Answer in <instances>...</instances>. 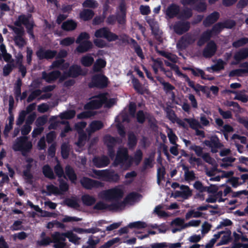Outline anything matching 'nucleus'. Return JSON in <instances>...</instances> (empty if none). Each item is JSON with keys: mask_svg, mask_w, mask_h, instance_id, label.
<instances>
[{"mask_svg": "<svg viewBox=\"0 0 248 248\" xmlns=\"http://www.w3.org/2000/svg\"><path fill=\"white\" fill-rule=\"evenodd\" d=\"M28 138L26 136H20L16 140L13 144V149L15 151H21L22 155L29 152L32 148V145L31 141L28 140Z\"/></svg>", "mask_w": 248, "mask_h": 248, "instance_id": "obj_1", "label": "nucleus"}, {"mask_svg": "<svg viewBox=\"0 0 248 248\" xmlns=\"http://www.w3.org/2000/svg\"><path fill=\"white\" fill-rule=\"evenodd\" d=\"M109 83L108 78L104 74H96L92 76L91 82L88 84L90 88L104 89Z\"/></svg>", "mask_w": 248, "mask_h": 248, "instance_id": "obj_2", "label": "nucleus"}, {"mask_svg": "<svg viewBox=\"0 0 248 248\" xmlns=\"http://www.w3.org/2000/svg\"><path fill=\"white\" fill-rule=\"evenodd\" d=\"M107 94L105 93H101L96 95L93 98L99 99L92 100L87 103L84 107L85 109H97L101 108L103 105L107 101Z\"/></svg>", "mask_w": 248, "mask_h": 248, "instance_id": "obj_3", "label": "nucleus"}, {"mask_svg": "<svg viewBox=\"0 0 248 248\" xmlns=\"http://www.w3.org/2000/svg\"><path fill=\"white\" fill-rule=\"evenodd\" d=\"M94 36L96 38H103L108 42H113L119 39L116 34L111 32L107 27L101 28L96 30L94 32Z\"/></svg>", "mask_w": 248, "mask_h": 248, "instance_id": "obj_4", "label": "nucleus"}, {"mask_svg": "<svg viewBox=\"0 0 248 248\" xmlns=\"http://www.w3.org/2000/svg\"><path fill=\"white\" fill-rule=\"evenodd\" d=\"M103 197L108 201H118L124 196V191L118 187L109 189L102 192Z\"/></svg>", "mask_w": 248, "mask_h": 248, "instance_id": "obj_5", "label": "nucleus"}, {"mask_svg": "<svg viewBox=\"0 0 248 248\" xmlns=\"http://www.w3.org/2000/svg\"><path fill=\"white\" fill-rule=\"evenodd\" d=\"M32 15L28 14L27 15H21L18 16L17 19L14 22V25L16 27H21L23 24L26 29H33L35 26L33 19L30 20Z\"/></svg>", "mask_w": 248, "mask_h": 248, "instance_id": "obj_6", "label": "nucleus"}, {"mask_svg": "<svg viewBox=\"0 0 248 248\" xmlns=\"http://www.w3.org/2000/svg\"><path fill=\"white\" fill-rule=\"evenodd\" d=\"M96 174L109 182H117L120 180V175L113 170H99L96 171Z\"/></svg>", "mask_w": 248, "mask_h": 248, "instance_id": "obj_7", "label": "nucleus"}, {"mask_svg": "<svg viewBox=\"0 0 248 248\" xmlns=\"http://www.w3.org/2000/svg\"><path fill=\"white\" fill-rule=\"evenodd\" d=\"M129 156L128 150L125 148H119L113 162V165L117 167L119 165H123L127 161Z\"/></svg>", "mask_w": 248, "mask_h": 248, "instance_id": "obj_8", "label": "nucleus"}, {"mask_svg": "<svg viewBox=\"0 0 248 248\" xmlns=\"http://www.w3.org/2000/svg\"><path fill=\"white\" fill-rule=\"evenodd\" d=\"M190 23L187 21H178L175 22L173 29L174 31L178 35H182L189 31Z\"/></svg>", "mask_w": 248, "mask_h": 248, "instance_id": "obj_9", "label": "nucleus"}, {"mask_svg": "<svg viewBox=\"0 0 248 248\" xmlns=\"http://www.w3.org/2000/svg\"><path fill=\"white\" fill-rule=\"evenodd\" d=\"M57 52L55 50H46L43 47H40L36 52V55L40 60L43 59H52L56 57Z\"/></svg>", "mask_w": 248, "mask_h": 248, "instance_id": "obj_10", "label": "nucleus"}, {"mask_svg": "<svg viewBox=\"0 0 248 248\" xmlns=\"http://www.w3.org/2000/svg\"><path fill=\"white\" fill-rule=\"evenodd\" d=\"M203 143L207 146L211 148L213 153H216L217 149L222 146V144L219 142V138L217 135L212 136L210 140H205Z\"/></svg>", "mask_w": 248, "mask_h": 248, "instance_id": "obj_11", "label": "nucleus"}, {"mask_svg": "<svg viewBox=\"0 0 248 248\" xmlns=\"http://www.w3.org/2000/svg\"><path fill=\"white\" fill-rule=\"evenodd\" d=\"M80 182L81 186L86 189H92L94 187L97 188L100 186L101 185L99 181L86 177H83L80 180Z\"/></svg>", "mask_w": 248, "mask_h": 248, "instance_id": "obj_12", "label": "nucleus"}, {"mask_svg": "<svg viewBox=\"0 0 248 248\" xmlns=\"http://www.w3.org/2000/svg\"><path fill=\"white\" fill-rule=\"evenodd\" d=\"M217 47L216 43L213 41H211L207 43L202 51V55L205 58H210L213 57L216 51Z\"/></svg>", "mask_w": 248, "mask_h": 248, "instance_id": "obj_13", "label": "nucleus"}, {"mask_svg": "<svg viewBox=\"0 0 248 248\" xmlns=\"http://www.w3.org/2000/svg\"><path fill=\"white\" fill-rule=\"evenodd\" d=\"M150 27L152 33L154 35L155 39L160 43H162L163 39L161 34L160 33L158 24L157 22L154 20H150L147 21Z\"/></svg>", "mask_w": 248, "mask_h": 248, "instance_id": "obj_14", "label": "nucleus"}, {"mask_svg": "<svg viewBox=\"0 0 248 248\" xmlns=\"http://www.w3.org/2000/svg\"><path fill=\"white\" fill-rule=\"evenodd\" d=\"M93 165L98 168H101L107 167L110 163L108 157L105 155L101 156H95L93 159Z\"/></svg>", "mask_w": 248, "mask_h": 248, "instance_id": "obj_15", "label": "nucleus"}, {"mask_svg": "<svg viewBox=\"0 0 248 248\" xmlns=\"http://www.w3.org/2000/svg\"><path fill=\"white\" fill-rule=\"evenodd\" d=\"M61 76V72L59 70L52 71L48 73L43 71L42 73V78L46 82L50 83L56 80Z\"/></svg>", "mask_w": 248, "mask_h": 248, "instance_id": "obj_16", "label": "nucleus"}, {"mask_svg": "<svg viewBox=\"0 0 248 248\" xmlns=\"http://www.w3.org/2000/svg\"><path fill=\"white\" fill-rule=\"evenodd\" d=\"M66 74L69 78H76L81 75H85V73L83 72L81 66L78 64H73L70 66Z\"/></svg>", "mask_w": 248, "mask_h": 248, "instance_id": "obj_17", "label": "nucleus"}, {"mask_svg": "<svg viewBox=\"0 0 248 248\" xmlns=\"http://www.w3.org/2000/svg\"><path fill=\"white\" fill-rule=\"evenodd\" d=\"M195 39L190 34H187L183 36L177 44V46L180 48L185 49L189 45L194 43Z\"/></svg>", "mask_w": 248, "mask_h": 248, "instance_id": "obj_18", "label": "nucleus"}, {"mask_svg": "<svg viewBox=\"0 0 248 248\" xmlns=\"http://www.w3.org/2000/svg\"><path fill=\"white\" fill-rule=\"evenodd\" d=\"M180 12V6L175 3H171L167 7L165 14L170 18H173L179 16Z\"/></svg>", "mask_w": 248, "mask_h": 248, "instance_id": "obj_19", "label": "nucleus"}, {"mask_svg": "<svg viewBox=\"0 0 248 248\" xmlns=\"http://www.w3.org/2000/svg\"><path fill=\"white\" fill-rule=\"evenodd\" d=\"M220 16L218 12L214 11L207 16L203 21V25L205 27H209L216 22Z\"/></svg>", "mask_w": 248, "mask_h": 248, "instance_id": "obj_20", "label": "nucleus"}, {"mask_svg": "<svg viewBox=\"0 0 248 248\" xmlns=\"http://www.w3.org/2000/svg\"><path fill=\"white\" fill-rule=\"evenodd\" d=\"M248 57V48H244L236 52L233 56L235 62H232V64H237L242 60Z\"/></svg>", "mask_w": 248, "mask_h": 248, "instance_id": "obj_21", "label": "nucleus"}, {"mask_svg": "<svg viewBox=\"0 0 248 248\" xmlns=\"http://www.w3.org/2000/svg\"><path fill=\"white\" fill-rule=\"evenodd\" d=\"M79 45L77 47L76 50L78 53H83L88 51L93 47V44L89 40H85L79 43Z\"/></svg>", "mask_w": 248, "mask_h": 248, "instance_id": "obj_22", "label": "nucleus"}, {"mask_svg": "<svg viewBox=\"0 0 248 248\" xmlns=\"http://www.w3.org/2000/svg\"><path fill=\"white\" fill-rule=\"evenodd\" d=\"M94 16V11L90 9L84 8L79 14V18L84 21L91 20Z\"/></svg>", "mask_w": 248, "mask_h": 248, "instance_id": "obj_23", "label": "nucleus"}, {"mask_svg": "<svg viewBox=\"0 0 248 248\" xmlns=\"http://www.w3.org/2000/svg\"><path fill=\"white\" fill-rule=\"evenodd\" d=\"M212 35L210 30H207L203 31L197 42V45L199 46H203L205 43L210 40Z\"/></svg>", "mask_w": 248, "mask_h": 248, "instance_id": "obj_24", "label": "nucleus"}, {"mask_svg": "<svg viewBox=\"0 0 248 248\" xmlns=\"http://www.w3.org/2000/svg\"><path fill=\"white\" fill-rule=\"evenodd\" d=\"M65 173L71 183L75 184L77 180V175L74 169L71 166L67 165L65 168Z\"/></svg>", "mask_w": 248, "mask_h": 248, "instance_id": "obj_25", "label": "nucleus"}, {"mask_svg": "<svg viewBox=\"0 0 248 248\" xmlns=\"http://www.w3.org/2000/svg\"><path fill=\"white\" fill-rule=\"evenodd\" d=\"M143 157V153L140 149H137L134 154L133 157H131L128 161V167H130L132 162H134L136 165L140 164Z\"/></svg>", "mask_w": 248, "mask_h": 248, "instance_id": "obj_26", "label": "nucleus"}, {"mask_svg": "<svg viewBox=\"0 0 248 248\" xmlns=\"http://www.w3.org/2000/svg\"><path fill=\"white\" fill-rule=\"evenodd\" d=\"M77 23L72 19H68L63 22L62 25V29L65 31H72L76 29Z\"/></svg>", "mask_w": 248, "mask_h": 248, "instance_id": "obj_27", "label": "nucleus"}, {"mask_svg": "<svg viewBox=\"0 0 248 248\" xmlns=\"http://www.w3.org/2000/svg\"><path fill=\"white\" fill-rule=\"evenodd\" d=\"M180 188L183 190L182 191H177L176 196H181L184 199H186L191 196L192 191L187 186L182 185Z\"/></svg>", "mask_w": 248, "mask_h": 248, "instance_id": "obj_28", "label": "nucleus"}, {"mask_svg": "<svg viewBox=\"0 0 248 248\" xmlns=\"http://www.w3.org/2000/svg\"><path fill=\"white\" fill-rule=\"evenodd\" d=\"M131 44L132 45V47L134 49L137 55L141 59H144L142 50L138 44V42L133 38L130 39Z\"/></svg>", "mask_w": 248, "mask_h": 248, "instance_id": "obj_29", "label": "nucleus"}, {"mask_svg": "<svg viewBox=\"0 0 248 248\" xmlns=\"http://www.w3.org/2000/svg\"><path fill=\"white\" fill-rule=\"evenodd\" d=\"M106 64L107 62L104 59L98 58L94 62L93 70L94 72H99L101 71L102 68L106 67Z\"/></svg>", "mask_w": 248, "mask_h": 248, "instance_id": "obj_30", "label": "nucleus"}, {"mask_svg": "<svg viewBox=\"0 0 248 248\" xmlns=\"http://www.w3.org/2000/svg\"><path fill=\"white\" fill-rule=\"evenodd\" d=\"M31 164L28 163L26 165V169L23 171V176L27 180V183L30 184H31L32 183L33 175L31 173Z\"/></svg>", "mask_w": 248, "mask_h": 248, "instance_id": "obj_31", "label": "nucleus"}, {"mask_svg": "<svg viewBox=\"0 0 248 248\" xmlns=\"http://www.w3.org/2000/svg\"><path fill=\"white\" fill-rule=\"evenodd\" d=\"M80 62L85 67H90L94 62V58L90 54H87L81 57Z\"/></svg>", "mask_w": 248, "mask_h": 248, "instance_id": "obj_32", "label": "nucleus"}, {"mask_svg": "<svg viewBox=\"0 0 248 248\" xmlns=\"http://www.w3.org/2000/svg\"><path fill=\"white\" fill-rule=\"evenodd\" d=\"M81 201L84 205L90 206L95 203L96 199L94 197L89 194H85L82 196Z\"/></svg>", "mask_w": 248, "mask_h": 248, "instance_id": "obj_33", "label": "nucleus"}, {"mask_svg": "<svg viewBox=\"0 0 248 248\" xmlns=\"http://www.w3.org/2000/svg\"><path fill=\"white\" fill-rule=\"evenodd\" d=\"M61 154L63 159H67L69 156L70 148L68 143L63 142L61 147Z\"/></svg>", "mask_w": 248, "mask_h": 248, "instance_id": "obj_34", "label": "nucleus"}, {"mask_svg": "<svg viewBox=\"0 0 248 248\" xmlns=\"http://www.w3.org/2000/svg\"><path fill=\"white\" fill-rule=\"evenodd\" d=\"M138 139L136 136L132 132L129 133L128 135L127 145L129 149L134 148L137 145Z\"/></svg>", "mask_w": 248, "mask_h": 248, "instance_id": "obj_35", "label": "nucleus"}, {"mask_svg": "<svg viewBox=\"0 0 248 248\" xmlns=\"http://www.w3.org/2000/svg\"><path fill=\"white\" fill-rule=\"evenodd\" d=\"M43 173L45 176L49 179H54L55 176L52 169L48 165H45L42 168Z\"/></svg>", "mask_w": 248, "mask_h": 248, "instance_id": "obj_36", "label": "nucleus"}, {"mask_svg": "<svg viewBox=\"0 0 248 248\" xmlns=\"http://www.w3.org/2000/svg\"><path fill=\"white\" fill-rule=\"evenodd\" d=\"M66 235L65 232L61 233L56 232L51 235L52 241L53 242H64L66 240L65 238H66Z\"/></svg>", "mask_w": 248, "mask_h": 248, "instance_id": "obj_37", "label": "nucleus"}, {"mask_svg": "<svg viewBox=\"0 0 248 248\" xmlns=\"http://www.w3.org/2000/svg\"><path fill=\"white\" fill-rule=\"evenodd\" d=\"M8 120L9 124H6L3 131V134L5 137L8 136L9 132L13 128V125L14 122V116L13 114H9Z\"/></svg>", "mask_w": 248, "mask_h": 248, "instance_id": "obj_38", "label": "nucleus"}, {"mask_svg": "<svg viewBox=\"0 0 248 248\" xmlns=\"http://www.w3.org/2000/svg\"><path fill=\"white\" fill-rule=\"evenodd\" d=\"M118 138H115L110 135H107L104 137V142L107 147L111 146L114 147L118 142Z\"/></svg>", "mask_w": 248, "mask_h": 248, "instance_id": "obj_39", "label": "nucleus"}, {"mask_svg": "<svg viewBox=\"0 0 248 248\" xmlns=\"http://www.w3.org/2000/svg\"><path fill=\"white\" fill-rule=\"evenodd\" d=\"M192 12L191 9L187 8L180 12L178 18L187 20L192 16Z\"/></svg>", "mask_w": 248, "mask_h": 248, "instance_id": "obj_40", "label": "nucleus"}, {"mask_svg": "<svg viewBox=\"0 0 248 248\" xmlns=\"http://www.w3.org/2000/svg\"><path fill=\"white\" fill-rule=\"evenodd\" d=\"M228 92L231 93L236 94L234 98L235 100H240L243 103H247L248 101V96L245 94L242 93L241 92L238 93L233 90H229Z\"/></svg>", "mask_w": 248, "mask_h": 248, "instance_id": "obj_41", "label": "nucleus"}, {"mask_svg": "<svg viewBox=\"0 0 248 248\" xmlns=\"http://www.w3.org/2000/svg\"><path fill=\"white\" fill-rule=\"evenodd\" d=\"M157 79L160 83L163 86V90L166 93H168L170 91H172L175 89L174 86L172 85L169 82H165L163 79L160 77H157Z\"/></svg>", "mask_w": 248, "mask_h": 248, "instance_id": "obj_42", "label": "nucleus"}, {"mask_svg": "<svg viewBox=\"0 0 248 248\" xmlns=\"http://www.w3.org/2000/svg\"><path fill=\"white\" fill-rule=\"evenodd\" d=\"M158 53L160 55L167 58L173 63H176L177 62V57L175 55L163 50L159 51Z\"/></svg>", "mask_w": 248, "mask_h": 248, "instance_id": "obj_43", "label": "nucleus"}, {"mask_svg": "<svg viewBox=\"0 0 248 248\" xmlns=\"http://www.w3.org/2000/svg\"><path fill=\"white\" fill-rule=\"evenodd\" d=\"M104 126L103 123L99 120L93 121L90 124V127L92 132H94L102 129Z\"/></svg>", "mask_w": 248, "mask_h": 248, "instance_id": "obj_44", "label": "nucleus"}, {"mask_svg": "<svg viewBox=\"0 0 248 248\" xmlns=\"http://www.w3.org/2000/svg\"><path fill=\"white\" fill-rule=\"evenodd\" d=\"M13 60L12 62L8 63L5 65L3 68V75L4 77H7L10 75L12 72L13 69L16 67L15 64L13 63Z\"/></svg>", "mask_w": 248, "mask_h": 248, "instance_id": "obj_45", "label": "nucleus"}, {"mask_svg": "<svg viewBox=\"0 0 248 248\" xmlns=\"http://www.w3.org/2000/svg\"><path fill=\"white\" fill-rule=\"evenodd\" d=\"M59 187L60 195L63 194L64 193L67 192L69 188V185L64 180L62 179H59Z\"/></svg>", "mask_w": 248, "mask_h": 248, "instance_id": "obj_46", "label": "nucleus"}, {"mask_svg": "<svg viewBox=\"0 0 248 248\" xmlns=\"http://www.w3.org/2000/svg\"><path fill=\"white\" fill-rule=\"evenodd\" d=\"M82 5L86 9H95L98 6V3L95 0H85Z\"/></svg>", "mask_w": 248, "mask_h": 248, "instance_id": "obj_47", "label": "nucleus"}, {"mask_svg": "<svg viewBox=\"0 0 248 248\" xmlns=\"http://www.w3.org/2000/svg\"><path fill=\"white\" fill-rule=\"evenodd\" d=\"M115 203L108 204L107 210L109 211H116L121 207H124V202H122L116 201Z\"/></svg>", "mask_w": 248, "mask_h": 248, "instance_id": "obj_48", "label": "nucleus"}, {"mask_svg": "<svg viewBox=\"0 0 248 248\" xmlns=\"http://www.w3.org/2000/svg\"><path fill=\"white\" fill-rule=\"evenodd\" d=\"M65 234H66V238L69 239V241L70 242H72L75 244L78 243L80 238L78 237L76 234L74 233L71 231L67 232H65Z\"/></svg>", "mask_w": 248, "mask_h": 248, "instance_id": "obj_49", "label": "nucleus"}, {"mask_svg": "<svg viewBox=\"0 0 248 248\" xmlns=\"http://www.w3.org/2000/svg\"><path fill=\"white\" fill-rule=\"evenodd\" d=\"M147 224L145 222L140 221H138L130 223L128 224V227L129 228H136L138 229H144L146 228Z\"/></svg>", "mask_w": 248, "mask_h": 248, "instance_id": "obj_50", "label": "nucleus"}, {"mask_svg": "<svg viewBox=\"0 0 248 248\" xmlns=\"http://www.w3.org/2000/svg\"><path fill=\"white\" fill-rule=\"evenodd\" d=\"M11 28L16 34L14 38H18L24 36L25 31L22 27L11 26Z\"/></svg>", "mask_w": 248, "mask_h": 248, "instance_id": "obj_51", "label": "nucleus"}, {"mask_svg": "<svg viewBox=\"0 0 248 248\" xmlns=\"http://www.w3.org/2000/svg\"><path fill=\"white\" fill-rule=\"evenodd\" d=\"M151 60L153 62L152 67L160 68L161 71H165V68L163 66V62L161 61L160 58L154 59V58H152Z\"/></svg>", "mask_w": 248, "mask_h": 248, "instance_id": "obj_52", "label": "nucleus"}, {"mask_svg": "<svg viewBox=\"0 0 248 248\" xmlns=\"http://www.w3.org/2000/svg\"><path fill=\"white\" fill-rule=\"evenodd\" d=\"M121 239L119 237L112 238L105 243L103 245L99 247V248H109L114 244L119 243Z\"/></svg>", "mask_w": 248, "mask_h": 248, "instance_id": "obj_53", "label": "nucleus"}, {"mask_svg": "<svg viewBox=\"0 0 248 248\" xmlns=\"http://www.w3.org/2000/svg\"><path fill=\"white\" fill-rule=\"evenodd\" d=\"M248 43V38L242 37L238 40L234 41L232 43V46L235 48H238L241 46H244L246 44Z\"/></svg>", "mask_w": 248, "mask_h": 248, "instance_id": "obj_54", "label": "nucleus"}, {"mask_svg": "<svg viewBox=\"0 0 248 248\" xmlns=\"http://www.w3.org/2000/svg\"><path fill=\"white\" fill-rule=\"evenodd\" d=\"M225 64V62L222 60L218 59L215 64L212 65L211 68L214 71H219L224 69Z\"/></svg>", "mask_w": 248, "mask_h": 248, "instance_id": "obj_55", "label": "nucleus"}, {"mask_svg": "<svg viewBox=\"0 0 248 248\" xmlns=\"http://www.w3.org/2000/svg\"><path fill=\"white\" fill-rule=\"evenodd\" d=\"M133 88L140 94H143L144 92L140 81L138 79L133 80Z\"/></svg>", "mask_w": 248, "mask_h": 248, "instance_id": "obj_56", "label": "nucleus"}, {"mask_svg": "<svg viewBox=\"0 0 248 248\" xmlns=\"http://www.w3.org/2000/svg\"><path fill=\"white\" fill-rule=\"evenodd\" d=\"M54 170L55 174L60 179L62 177L65 179L66 178L64 174L63 170L60 164H57L54 168Z\"/></svg>", "mask_w": 248, "mask_h": 248, "instance_id": "obj_57", "label": "nucleus"}, {"mask_svg": "<svg viewBox=\"0 0 248 248\" xmlns=\"http://www.w3.org/2000/svg\"><path fill=\"white\" fill-rule=\"evenodd\" d=\"M185 121L188 123L191 128L196 130L199 127H201V125L199 122L195 119H185Z\"/></svg>", "mask_w": 248, "mask_h": 248, "instance_id": "obj_58", "label": "nucleus"}, {"mask_svg": "<svg viewBox=\"0 0 248 248\" xmlns=\"http://www.w3.org/2000/svg\"><path fill=\"white\" fill-rule=\"evenodd\" d=\"M223 29L221 22H218L213 25L210 31L212 35H217L222 31Z\"/></svg>", "mask_w": 248, "mask_h": 248, "instance_id": "obj_59", "label": "nucleus"}, {"mask_svg": "<svg viewBox=\"0 0 248 248\" xmlns=\"http://www.w3.org/2000/svg\"><path fill=\"white\" fill-rule=\"evenodd\" d=\"M65 202L68 206L71 208H77L79 207V204L76 199H67L65 200Z\"/></svg>", "mask_w": 248, "mask_h": 248, "instance_id": "obj_60", "label": "nucleus"}, {"mask_svg": "<svg viewBox=\"0 0 248 248\" xmlns=\"http://www.w3.org/2000/svg\"><path fill=\"white\" fill-rule=\"evenodd\" d=\"M14 41L16 46H18L19 48L22 49L23 47L26 45V41L23 37L14 38Z\"/></svg>", "mask_w": 248, "mask_h": 248, "instance_id": "obj_61", "label": "nucleus"}, {"mask_svg": "<svg viewBox=\"0 0 248 248\" xmlns=\"http://www.w3.org/2000/svg\"><path fill=\"white\" fill-rule=\"evenodd\" d=\"M184 170H185V179L187 181H192L195 179V175L193 170L189 171L187 167H184Z\"/></svg>", "mask_w": 248, "mask_h": 248, "instance_id": "obj_62", "label": "nucleus"}, {"mask_svg": "<svg viewBox=\"0 0 248 248\" xmlns=\"http://www.w3.org/2000/svg\"><path fill=\"white\" fill-rule=\"evenodd\" d=\"M223 28L231 29L236 25V22L232 19H227L224 22H221Z\"/></svg>", "mask_w": 248, "mask_h": 248, "instance_id": "obj_63", "label": "nucleus"}, {"mask_svg": "<svg viewBox=\"0 0 248 248\" xmlns=\"http://www.w3.org/2000/svg\"><path fill=\"white\" fill-rule=\"evenodd\" d=\"M42 93V91L40 89H37L32 92L29 95L27 99L28 103L31 102L34 100L37 96H39Z\"/></svg>", "mask_w": 248, "mask_h": 248, "instance_id": "obj_64", "label": "nucleus"}]
</instances>
